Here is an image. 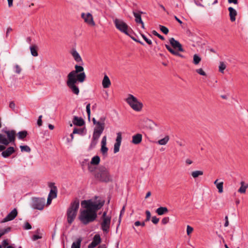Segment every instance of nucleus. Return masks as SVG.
<instances>
[{
	"label": "nucleus",
	"instance_id": "4d7b16f0",
	"mask_svg": "<svg viewBox=\"0 0 248 248\" xmlns=\"http://www.w3.org/2000/svg\"><path fill=\"white\" fill-rule=\"evenodd\" d=\"M41 238V236H39V235L35 234V235H33L32 239L33 241H36L39 239H40Z\"/></svg>",
	"mask_w": 248,
	"mask_h": 248
},
{
	"label": "nucleus",
	"instance_id": "0e129e2a",
	"mask_svg": "<svg viewBox=\"0 0 248 248\" xmlns=\"http://www.w3.org/2000/svg\"><path fill=\"white\" fill-rule=\"evenodd\" d=\"M8 2L9 7H11L13 5V0H7Z\"/></svg>",
	"mask_w": 248,
	"mask_h": 248
},
{
	"label": "nucleus",
	"instance_id": "2eb2a0df",
	"mask_svg": "<svg viewBox=\"0 0 248 248\" xmlns=\"http://www.w3.org/2000/svg\"><path fill=\"white\" fill-rule=\"evenodd\" d=\"M122 141V135L121 133L119 132L117 134V138L116 142L114 146V153H116L119 151L120 147Z\"/></svg>",
	"mask_w": 248,
	"mask_h": 248
},
{
	"label": "nucleus",
	"instance_id": "0eeeda50",
	"mask_svg": "<svg viewBox=\"0 0 248 248\" xmlns=\"http://www.w3.org/2000/svg\"><path fill=\"white\" fill-rule=\"evenodd\" d=\"M125 101L135 111H140L143 108V104L133 95L128 94Z\"/></svg>",
	"mask_w": 248,
	"mask_h": 248
},
{
	"label": "nucleus",
	"instance_id": "dca6fc26",
	"mask_svg": "<svg viewBox=\"0 0 248 248\" xmlns=\"http://www.w3.org/2000/svg\"><path fill=\"white\" fill-rule=\"evenodd\" d=\"M101 242L100 236L99 234H95L93 238V241L88 246V248H94Z\"/></svg>",
	"mask_w": 248,
	"mask_h": 248
},
{
	"label": "nucleus",
	"instance_id": "f3484780",
	"mask_svg": "<svg viewBox=\"0 0 248 248\" xmlns=\"http://www.w3.org/2000/svg\"><path fill=\"white\" fill-rule=\"evenodd\" d=\"M17 211L16 209H14L8 215L3 219L2 222H7L13 220L17 216Z\"/></svg>",
	"mask_w": 248,
	"mask_h": 248
},
{
	"label": "nucleus",
	"instance_id": "6ab92c4d",
	"mask_svg": "<svg viewBox=\"0 0 248 248\" xmlns=\"http://www.w3.org/2000/svg\"><path fill=\"white\" fill-rule=\"evenodd\" d=\"M49 186L51 188V190L49 192L48 197H51L53 199L56 198L57 197V187L54 186V183H50Z\"/></svg>",
	"mask_w": 248,
	"mask_h": 248
},
{
	"label": "nucleus",
	"instance_id": "49530a36",
	"mask_svg": "<svg viewBox=\"0 0 248 248\" xmlns=\"http://www.w3.org/2000/svg\"><path fill=\"white\" fill-rule=\"evenodd\" d=\"M152 33L154 35L157 36L160 39H161L162 40H164L165 39L164 37L163 36H162L161 35L155 31H152Z\"/></svg>",
	"mask_w": 248,
	"mask_h": 248
},
{
	"label": "nucleus",
	"instance_id": "052dcab7",
	"mask_svg": "<svg viewBox=\"0 0 248 248\" xmlns=\"http://www.w3.org/2000/svg\"><path fill=\"white\" fill-rule=\"evenodd\" d=\"M53 199V198H51V197H48L47 198V204H50L51 202V201H52V200Z\"/></svg>",
	"mask_w": 248,
	"mask_h": 248
},
{
	"label": "nucleus",
	"instance_id": "864d4df0",
	"mask_svg": "<svg viewBox=\"0 0 248 248\" xmlns=\"http://www.w3.org/2000/svg\"><path fill=\"white\" fill-rule=\"evenodd\" d=\"M169 221V217H166L163 218L162 219L161 222L163 224H166L168 223Z\"/></svg>",
	"mask_w": 248,
	"mask_h": 248
},
{
	"label": "nucleus",
	"instance_id": "c85d7f7f",
	"mask_svg": "<svg viewBox=\"0 0 248 248\" xmlns=\"http://www.w3.org/2000/svg\"><path fill=\"white\" fill-rule=\"evenodd\" d=\"M203 171L202 170H194L191 172V176L193 179H196L203 175Z\"/></svg>",
	"mask_w": 248,
	"mask_h": 248
},
{
	"label": "nucleus",
	"instance_id": "1a4fd4ad",
	"mask_svg": "<svg viewBox=\"0 0 248 248\" xmlns=\"http://www.w3.org/2000/svg\"><path fill=\"white\" fill-rule=\"evenodd\" d=\"M113 22L117 30L127 35H129V28L124 20L118 18H115L113 20Z\"/></svg>",
	"mask_w": 248,
	"mask_h": 248
},
{
	"label": "nucleus",
	"instance_id": "5fc2aeb1",
	"mask_svg": "<svg viewBox=\"0 0 248 248\" xmlns=\"http://www.w3.org/2000/svg\"><path fill=\"white\" fill-rule=\"evenodd\" d=\"M26 230H30L31 228V225L28 222H26L24 227Z\"/></svg>",
	"mask_w": 248,
	"mask_h": 248
},
{
	"label": "nucleus",
	"instance_id": "a19ab883",
	"mask_svg": "<svg viewBox=\"0 0 248 248\" xmlns=\"http://www.w3.org/2000/svg\"><path fill=\"white\" fill-rule=\"evenodd\" d=\"M14 69H15V73H16V74H20V73L22 71L21 67L18 64H16L15 65Z\"/></svg>",
	"mask_w": 248,
	"mask_h": 248
},
{
	"label": "nucleus",
	"instance_id": "37998d69",
	"mask_svg": "<svg viewBox=\"0 0 248 248\" xmlns=\"http://www.w3.org/2000/svg\"><path fill=\"white\" fill-rule=\"evenodd\" d=\"M125 206L124 205L123 207L122 210H121L120 216H119V225H120V223L121 221L122 216L124 214V213L125 212Z\"/></svg>",
	"mask_w": 248,
	"mask_h": 248
},
{
	"label": "nucleus",
	"instance_id": "338daca9",
	"mask_svg": "<svg viewBox=\"0 0 248 248\" xmlns=\"http://www.w3.org/2000/svg\"><path fill=\"white\" fill-rule=\"evenodd\" d=\"M151 195V193L150 191H149L147 193H146V196H145V199H147L148 198V197H149Z\"/></svg>",
	"mask_w": 248,
	"mask_h": 248
},
{
	"label": "nucleus",
	"instance_id": "bb28decb",
	"mask_svg": "<svg viewBox=\"0 0 248 248\" xmlns=\"http://www.w3.org/2000/svg\"><path fill=\"white\" fill-rule=\"evenodd\" d=\"M228 10L229 11V16H230L231 20L233 22L235 20V16L237 15L236 11L233 8L230 7H229Z\"/></svg>",
	"mask_w": 248,
	"mask_h": 248
},
{
	"label": "nucleus",
	"instance_id": "69168bd1",
	"mask_svg": "<svg viewBox=\"0 0 248 248\" xmlns=\"http://www.w3.org/2000/svg\"><path fill=\"white\" fill-rule=\"evenodd\" d=\"M12 31V29L11 28H7V31H6V37H7L8 35V33L11 31Z\"/></svg>",
	"mask_w": 248,
	"mask_h": 248
},
{
	"label": "nucleus",
	"instance_id": "ddd939ff",
	"mask_svg": "<svg viewBox=\"0 0 248 248\" xmlns=\"http://www.w3.org/2000/svg\"><path fill=\"white\" fill-rule=\"evenodd\" d=\"M83 70L84 68L82 66L76 65L75 66V70L72 71L70 72L67 76V78H77L78 75L77 74L79 72H80V73L84 72Z\"/></svg>",
	"mask_w": 248,
	"mask_h": 248
},
{
	"label": "nucleus",
	"instance_id": "473e14b6",
	"mask_svg": "<svg viewBox=\"0 0 248 248\" xmlns=\"http://www.w3.org/2000/svg\"><path fill=\"white\" fill-rule=\"evenodd\" d=\"M100 160V157L98 156H94L92 158L91 164L93 165H98L99 163Z\"/></svg>",
	"mask_w": 248,
	"mask_h": 248
},
{
	"label": "nucleus",
	"instance_id": "f704fd0d",
	"mask_svg": "<svg viewBox=\"0 0 248 248\" xmlns=\"http://www.w3.org/2000/svg\"><path fill=\"white\" fill-rule=\"evenodd\" d=\"M85 128H74L73 131V134H78L82 135L85 132Z\"/></svg>",
	"mask_w": 248,
	"mask_h": 248
},
{
	"label": "nucleus",
	"instance_id": "aec40b11",
	"mask_svg": "<svg viewBox=\"0 0 248 248\" xmlns=\"http://www.w3.org/2000/svg\"><path fill=\"white\" fill-rule=\"evenodd\" d=\"M142 13V12H133V15L134 17H135V21L137 23H140L141 24V27L144 29V23L141 19V14Z\"/></svg>",
	"mask_w": 248,
	"mask_h": 248
},
{
	"label": "nucleus",
	"instance_id": "e2e57ef3",
	"mask_svg": "<svg viewBox=\"0 0 248 248\" xmlns=\"http://www.w3.org/2000/svg\"><path fill=\"white\" fill-rule=\"evenodd\" d=\"M229 3H233L234 4H237L238 1L237 0H228Z\"/></svg>",
	"mask_w": 248,
	"mask_h": 248
},
{
	"label": "nucleus",
	"instance_id": "20e7f679",
	"mask_svg": "<svg viewBox=\"0 0 248 248\" xmlns=\"http://www.w3.org/2000/svg\"><path fill=\"white\" fill-rule=\"evenodd\" d=\"M86 78L84 72L79 73L77 75V78H67V85L71 90L72 92L75 94L78 95L79 90L75 84L78 81L80 82H83Z\"/></svg>",
	"mask_w": 248,
	"mask_h": 248
},
{
	"label": "nucleus",
	"instance_id": "ea45409f",
	"mask_svg": "<svg viewBox=\"0 0 248 248\" xmlns=\"http://www.w3.org/2000/svg\"><path fill=\"white\" fill-rule=\"evenodd\" d=\"M159 28L160 31L165 34H167L169 32L168 29L162 25H159Z\"/></svg>",
	"mask_w": 248,
	"mask_h": 248
},
{
	"label": "nucleus",
	"instance_id": "c03bdc74",
	"mask_svg": "<svg viewBox=\"0 0 248 248\" xmlns=\"http://www.w3.org/2000/svg\"><path fill=\"white\" fill-rule=\"evenodd\" d=\"M196 71L199 74L202 76H206L205 72L203 70L202 68H199L196 70Z\"/></svg>",
	"mask_w": 248,
	"mask_h": 248
},
{
	"label": "nucleus",
	"instance_id": "de8ad7c7",
	"mask_svg": "<svg viewBox=\"0 0 248 248\" xmlns=\"http://www.w3.org/2000/svg\"><path fill=\"white\" fill-rule=\"evenodd\" d=\"M9 242L8 240L7 239H5L3 240V241L1 243V247H3L4 248H5L6 246H8Z\"/></svg>",
	"mask_w": 248,
	"mask_h": 248
},
{
	"label": "nucleus",
	"instance_id": "680f3d73",
	"mask_svg": "<svg viewBox=\"0 0 248 248\" xmlns=\"http://www.w3.org/2000/svg\"><path fill=\"white\" fill-rule=\"evenodd\" d=\"M186 163L187 164V165H190L192 163V161L189 159H187L186 160Z\"/></svg>",
	"mask_w": 248,
	"mask_h": 248
},
{
	"label": "nucleus",
	"instance_id": "4be33fe9",
	"mask_svg": "<svg viewBox=\"0 0 248 248\" xmlns=\"http://www.w3.org/2000/svg\"><path fill=\"white\" fill-rule=\"evenodd\" d=\"M73 123L75 125L81 126L84 124V121L81 117L74 116L73 120Z\"/></svg>",
	"mask_w": 248,
	"mask_h": 248
},
{
	"label": "nucleus",
	"instance_id": "13d9d810",
	"mask_svg": "<svg viewBox=\"0 0 248 248\" xmlns=\"http://www.w3.org/2000/svg\"><path fill=\"white\" fill-rule=\"evenodd\" d=\"M225 224H224V226L225 227H227L229 225V221H228V217L226 216L225 217Z\"/></svg>",
	"mask_w": 248,
	"mask_h": 248
},
{
	"label": "nucleus",
	"instance_id": "4c0bfd02",
	"mask_svg": "<svg viewBox=\"0 0 248 248\" xmlns=\"http://www.w3.org/2000/svg\"><path fill=\"white\" fill-rule=\"evenodd\" d=\"M226 67V64L224 62H220L219 66V71L222 73H224V70L225 69Z\"/></svg>",
	"mask_w": 248,
	"mask_h": 248
},
{
	"label": "nucleus",
	"instance_id": "8fccbe9b",
	"mask_svg": "<svg viewBox=\"0 0 248 248\" xmlns=\"http://www.w3.org/2000/svg\"><path fill=\"white\" fill-rule=\"evenodd\" d=\"M86 111L88 114V117L90 118L91 115V110H90V104H88L86 106Z\"/></svg>",
	"mask_w": 248,
	"mask_h": 248
},
{
	"label": "nucleus",
	"instance_id": "603ef678",
	"mask_svg": "<svg viewBox=\"0 0 248 248\" xmlns=\"http://www.w3.org/2000/svg\"><path fill=\"white\" fill-rule=\"evenodd\" d=\"M9 107L13 110H15L16 105L14 102L11 101L9 103Z\"/></svg>",
	"mask_w": 248,
	"mask_h": 248
},
{
	"label": "nucleus",
	"instance_id": "e433bc0d",
	"mask_svg": "<svg viewBox=\"0 0 248 248\" xmlns=\"http://www.w3.org/2000/svg\"><path fill=\"white\" fill-rule=\"evenodd\" d=\"M20 148L21 149V151L22 152H25L27 153H29L31 152V148L27 145H21L20 146Z\"/></svg>",
	"mask_w": 248,
	"mask_h": 248
},
{
	"label": "nucleus",
	"instance_id": "3c124183",
	"mask_svg": "<svg viewBox=\"0 0 248 248\" xmlns=\"http://www.w3.org/2000/svg\"><path fill=\"white\" fill-rule=\"evenodd\" d=\"M159 220V218L156 217L155 216L152 217V221L154 224H157Z\"/></svg>",
	"mask_w": 248,
	"mask_h": 248
},
{
	"label": "nucleus",
	"instance_id": "4468645a",
	"mask_svg": "<svg viewBox=\"0 0 248 248\" xmlns=\"http://www.w3.org/2000/svg\"><path fill=\"white\" fill-rule=\"evenodd\" d=\"M101 147L100 152L104 156H107L108 155V148L107 147V136L103 137L101 141Z\"/></svg>",
	"mask_w": 248,
	"mask_h": 248
},
{
	"label": "nucleus",
	"instance_id": "393cba45",
	"mask_svg": "<svg viewBox=\"0 0 248 248\" xmlns=\"http://www.w3.org/2000/svg\"><path fill=\"white\" fill-rule=\"evenodd\" d=\"M214 184L216 185V187L218 189L219 193H222L223 192V182H219L218 179L216 180Z\"/></svg>",
	"mask_w": 248,
	"mask_h": 248
},
{
	"label": "nucleus",
	"instance_id": "6e6552de",
	"mask_svg": "<svg viewBox=\"0 0 248 248\" xmlns=\"http://www.w3.org/2000/svg\"><path fill=\"white\" fill-rule=\"evenodd\" d=\"M95 177L102 182H108L111 180V177L108 170L103 166L100 167L96 171Z\"/></svg>",
	"mask_w": 248,
	"mask_h": 248
},
{
	"label": "nucleus",
	"instance_id": "423d86ee",
	"mask_svg": "<svg viewBox=\"0 0 248 248\" xmlns=\"http://www.w3.org/2000/svg\"><path fill=\"white\" fill-rule=\"evenodd\" d=\"M79 206L78 200L76 199L73 201L67 211V220L71 224L75 219Z\"/></svg>",
	"mask_w": 248,
	"mask_h": 248
},
{
	"label": "nucleus",
	"instance_id": "c756f323",
	"mask_svg": "<svg viewBox=\"0 0 248 248\" xmlns=\"http://www.w3.org/2000/svg\"><path fill=\"white\" fill-rule=\"evenodd\" d=\"M170 140L169 136H166L164 138L158 140L157 143L160 145H165L167 144Z\"/></svg>",
	"mask_w": 248,
	"mask_h": 248
},
{
	"label": "nucleus",
	"instance_id": "79ce46f5",
	"mask_svg": "<svg viewBox=\"0 0 248 248\" xmlns=\"http://www.w3.org/2000/svg\"><path fill=\"white\" fill-rule=\"evenodd\" d=\"M193 231V228L189 225L186 226V233L189 236Z\"/></svg>",
	"mask_w": 248,
	"mask_h": 248
},
{
	"label": "nucleus",
	"instance_id": "cd10ccee",
	"mask_svg": "<svg viewBox=\"0 0 248 248\" xmlns=\"http://www.w3.org/2000/svg\"><path fill=\"white\" fill-rule=\"evenodd\" d=\"M168 209L166 207H160L158 208L156 210V213L159 216L163 215L167 213Z\"/></svg>",
	"mask_w": 248,
	"mask_h": 248
},
{
	"label": "nucleus",
	"instance_id": "2f4dec72",
	"mask_svg": "<svg viewBox=\"0 0 248 248\" xmlns=\"http://www.w3.org/2000/svg\"><path fill=\"white\" fill-rule=\"evenodd\" d=\"M81 241V238L78 239L76 241L72 243L71 248H80Z\"/></svg>",
	"mask_w": 248,
	"mask_h": 248
},
{
	"label": "nucleus",
	"instance_id": "a18cd8bd",
	"mask_svg": "<svg viewBox=\"0 0 248 248\" xmlns=\"http://www.w3.org/2000/svg\"><path fill=\"white\" fill-rule=\"evenodd\" d=\"M143 39L145 40V41L149 45H151L152 44V42L151 40L147 38L145 35L144 34L141 35Z\"/></svg>",
	"mask_w": 248,
	"mask_h": 248
},
{
	"label": "nucleus",
	"instance_id": "7c9ffc66",
	"mask_svg": "<svg viewBox=\"0 0 248 248\" xmlns=\"http://www.w3.org/2000/svg\"><path fill=\"white\" fill-rule=\"evenodd\" d=\"M31 55L34 57H36L38 55L37 49V46L35 45L31 46L30 47Z\"/></svg>",
	"mask_w": 248,
	"mask_h": 248
},
{
	"label": "nucleus",
	"instance_id": "a211bd4d",
	"mask_svg": "<svg viewBox=\"0 0 248 248\" xmlns=\"http://www.w3.org/2000/svg\"><path fill=\"white\" fill-rule=\"evenodd\" d=\"M70 54L72 55L74 59L77 62H82V59L79 54V53L77 52L75 48H72L70 52Z\"/></svg>",
	"mask_w": 248,
	"mask_h": 248
},
{
	"label": "nucleus",
	"instance_id": "774afa93",
	"mask_svg": "<svg viewBox=\"0 0 248 248\" xmlns=\"http://www.w3.org/2000/svg\"><path fill=\"white\" fill-rule=\"evenodd\" d=\"M97 248H107V246L105 244L100 245Z\"/></svg>",
	"mask_w": 248,
	"mask_h": 248
},
{
	"label": "nucleus",
	"instance_id": "f03ea898",
	"mask_svg": "<svg viewBox=\"0 0 248 248\" xmlns=\"http://www.w3.org/2000/svg\"><path fill=\"white\" fill-rule=\"evenodd\" d=\"M106 120V117L102 116L100 118V122L95 125L92 139L89 147L90 150L95 148L97 144L98 140L105 129Z\"/></svg>",
	"mask_w": 248,
	"mask_h": 248
},
{
	"label": "nucleus",
	"instance_id": "a878e982",
	"mask_svg": "<svg viewBox=\"0 0 248 248\" xmlns=\"http://www.w3.org/2000/svg\"><path fill=\"white\" fill-rule=\"evenodd\" d=\"M111 85L110 80L108 76L105 75L102 80V86L104 88H108Z\"/></svg>",
	"mask_w": 248,
	"mask_h": 248
},
{
	"label": "nucleus",
	"instance_id": "58836bf2",
	"mask_svg": "<svg viewBox=\"0 0 248 248\" xmlns=\"http://www.w3.org/2000/svg\"><path fill=\"white\" fill-rule=\"evenodd\" d=\"M11 230L10 227L0 230V238L5 233L8 232Z\"/></svg>",
	"mask_w": 248,
	"mask_h": 248
},
{
	"label": "nucleus",
	"instance_id": "5701e85b",
	"mask_svg": "<svg viewBox=\"0 0 248 248\" xmlns=\"http://www.w3.org/2000/svg\"><path fill=\"white\" fill-rule=\"evenodd\" d=\"M240 187L238 189V192L241 194H245L247 189L248 188V184L246 183L244 181L240 182Z\"/></svg>",
	"mask_w": 248,
	"mask_h": 248
},
{
	"label": "nucleus",
	"instance_id": "412c9836",
	"mask_svg": "<svg viewBox=\"0 0 248 248\" xmlns=\"http://www.w3.org/2000/svg\"><path fill=\"white\" fill-rule=\"evenodd\" d=\"M14 152L15 149L14 147H9L5 151L3 150V152L1 153V155L3 157L6 158L11 155Z\"/></svg>",
	"mask_w": 248,
	"mask_h": 248
},
{
	"label": "nucleus",
	"instance_id": "c9c22d12",
	"mask_svg": "<svg viewBox=\"0 0 248 248\" xmlns=\"http://www.w3.org/2000/svg\"><path fill=\"white\" fill-rule=\"evenodd\" d=\"M201 61V58L197 55L194 54L193 56V63L195 65L198 64Z\"/></svg>",
	"mask_w": 248,
	"mask_h": 248
},
{
	"label": "nucleus",
	"instance_id": "39448f33",
	"mask_svg": "<svg viewBox=\"0 0 248 248\" xmlns=\"http://www.w3.org/2000/svg\"><path fill=\"white\" fill-rule=\"evenodd\" d=\"M170 43L171 45H165L166 48L173 55L183 58L184 56L179 53V52H183L184 49L181 44L174 38L170 39Z\"/></svg>",
	"mask_w": 248,
	"mask_h": 248
},
{
	"label": "nucleus",
	"instance_id": "7ed1b4c3",
	"mask_svg": "<svg viewBox=\"0 0 248 248\" xmlns=\"http://www.w3.org/2000/svg\"><path fill=\"white\" fill-rule=\"evenodd\" d=\"M2 132L0 134V151L4 150L6 146L11 142H14L16 135V131L14 130H2Z\"/></svg>",
	"mask_w": 248,
	"mask_h": 248
},
{
	"label": "nucleus",
	"instance_id": "72a5a7b5",
	"mask_svg": "<svg viewBox=\"0 0 248 248\" xmlns=\"http://www.w3.org/2000/svg\"><path fill=\"white\" fill-rule=\"evenodd\" d=\"M27 132L25 130L20 131L17 133L18 138L20 140L23 139L27 135Z\"/></svg>",
	"mask_w": 248,
	"mask_h": 248
},
{
	"label": "nucleus",
	"instance_id": "f257e3e1",
	"mask_svg": "<svg viewBox=\"0 0 248 248\" xmlns=\"http://www.w3.org/2000/svg\"><path fill=\"white\" fill-rule=\"evenodd\" d=\"M104 202L100 199L82 201L81 206L85 209L80 211L79 219L85 225L93 221L97 217V211L101 208Z\"/></svg>",
	"mask_w": 248,
	"mask_h": 248
},
{
	"label": "nucleus",
	"instance_id": "9b49d317",
	"mask_svg": "<svg viewBox=\"0 0 248 248\" xmlns=\"http://www.w3.org/2000/svg\"><path fill=\"white\" fill-rule=\"evenodd\" d=\"M45 199L35 198L32 200V207L33 209L42 210L45 206Z\"/></svg>",
	"mask_w": 248,
	"mask_h": 248
},
{
	"label": "nucleus",
	"instance_id": "9d476101",
	"mask_svg": "<svg viewBox=\"0 0 248 248\" xmlns=\"http://www.w3.org/2000/svg\"><path fill=\"white\" fill-rule=\"evenodd\" d=\"M102 222L101 223V229L104 232L108 233L109 231L111 217L107 215V212H104L102 217Z\"/></svg>",
	"mask_w": 248,
	"mask_h": 248
},
{
	"label": "nucleus",
	"instance_id": "6e6d98bb",
	"mask_svg": "<svg viewBox=\"0 0 248 248\" xmlns=\"http://www.w3.org/2000/svg\"><path fill=\"white\" fill-rule=\"evenodd\" d=\"M42 115L39 116V117L38 118V121H37V124L39 126H41L42 124Z\"/></svg>",
	"mask_w": 248,
	"mask_h": 248
},
{
	"label": "nucleus",
	"instance_id": "bf43d9fd",
	"mask_svg": "<svg viewBox=\"0 0 248 248\" xmlns=\"http://www.w3.org/2000/svg\"><path fill=\"white\" fill-rule=\"evenodd\" d=\"M93 122L94 125L97 124L100 122V119L98 121H96V119L94 118H93Z\"/></svg>",
	"mask_w": 248,
	"mask_h": 248
},
{
	"label": "nucleus",
	"instance_id": "f8f14e48",
	"mask_svg": "<svg viewBox=\"0 0 248 248\" xmlns=\"http://www.w3.org/2000/svg\"><path fill=\"white\" fill-rule=\"evenodd\" d=\"M81 17L83 19L84 21L88 25L92 26H95V23L93 20V16L90 13H82L81 15Z\"/></svg>",
	"mask_w": 248,
	"mask_h": 248
},
{
	"label": "nucleus",
	"instance_id": "b1692460",
	"mask_svg": "<svg viewBox=\"0 0 248 248\" xmlns=\"http://www.w3.org/2000/svg\"><path fill=\"white\" fill-rule=\"evenodd\" d=\"M142 135L140 134H137L132 137V142L135 144H138L142 140Z\"/></svg>",
	"mask_w": 248,
	"mask_h": 248
},
{
	"label": "nucleus",
	"instance_id": "09e8293b",
	"mask_svg": "<svg viewBox=\"0 0 248 248\" xmlns=\"http://www.w3.org/2000/svg\"><path fill=\"white\" fill-rule=\"evenodd\" d=\"M145 213H146V218L145 221H149L150 219V218H151V213H150V211L148 210L146 211Z\"/></svg>",
	"mask_w": 248,
	"mask_h": 248
}]
</instances>
